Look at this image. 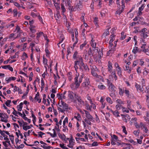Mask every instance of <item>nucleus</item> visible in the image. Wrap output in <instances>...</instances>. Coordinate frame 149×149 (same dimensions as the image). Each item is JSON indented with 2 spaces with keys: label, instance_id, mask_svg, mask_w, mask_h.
Instances as JSON below:
<instances>
[{
  "label": "nucleus",
  "instance_id": "4d7b16f0",
  "mask_svg": "<svg viewBox=\"0 0 149 149\" xmlns=\"http://www.w3.org/2000/svg\"><path fill=\"white\" fill-rule=\"evenodd\" d=\"M47 103L46 104V105L47 106H49L50 105V101H52V100L49 97V96H48V98L47 99Z\"/></svg>",
  "mask_w": 149,
  "mask_h": 149
},
{
  "label": "nucleus",
  "instance_id": "49530a36",
  "mask_svg": "<svg viewBox=\"0 0 149 149\" xmlns=\"http://www.w3.org/2000/svg\"><path fill=\"white\" fill-rule=\"evenodd\" d=\"M64 37L63 36V35H61L60 37V41L59 43H58V45L59 46V44L61 43L63 41V40L64 39Z\"/></svg>",
  "mask_w": 149,
  "mask_h": 149
},
{
  "label": "nucleus",
  "instance_id": "4468645a",
  "mask_svg": "<svg viewBox=\"0 0 149 149\" xmlns=\"http://www.w3.org/2000/svg\"><path fill=\"white\" fill-rule=\"evenodd\" d=\"M84 112L86 114V117L92 122H94V120L93 117L89 113L86 111H85Z\"/></svg>",
  "mask_w": 149,
  "mask_h": 149
},
{
  "label": "nucleus",
  "instance_id": "c756f323",
  "mask_svg": "<svg viewBox=\"0 0 149 149\" xmlns=\"http://www.w3.org/2000/svg\"><path fill=\"white\" fill-rule=\"evenodd\" d=\"M145 120L147 122H149V113L147 112L146 113V116L143 117Z\"/></svg>",
  "mask_w": 149,
  "mask_h": 149
},
{
  "label": "nucleus",
  "instance_id": "f3484780",
  "mask_svg": "<svg viewBox=\"0 0 149 149\" xmlns=\"http://www.w3.org/2000/svg\"><path fill=\"white\" fill-rule=\"evenodd\" d=\"M77 99V100L78 103L80 107H82L84 106L85 103L84 101H83L81 99L80 97H78Z\"/></svg>",
  "mask_w": 149,
  "mask_h": 149
},
{
  "label": "nucleus",
  "instance_id": "6e6552de",
  "mask_svg": "<svg viewBox=\"0 0 149 149\" xmlns=\"http://www.w3.org/2000/svg\"><path fill=\"white\" fill-rule=\"evenodd\" d=\"M68 139H67V141H69V143L67 145V146L70 148H73L75 143L74 140L72 137L68 138Z\"/></svg>",
  "mask_w": 149,
  "mask_h": 149
},
{
  "label": "nucleus",
  "instance_id": "ea45409f",
  "mask_svg": "<svg viewBox=\"0 0 149 149\" xmlns=\"http://www.w3.org/2000/svg\"><path fill=\"white\" fill-rule=\"evenodd\" d=\"M43 63L44 64V67L46 66L47 67V66H48L47 64V60L44 57L43 58Z\"/></svg>",
  "mask_w": 149,
  "mask_h": 149
},
{
  "label": "nucleus",
  "instance_id": "f03ea898",
  "mask_svg": "<svg viewBox=\"0 0 149 149\" xmlns=\"http://www.w3.org/2000/svg\"><path fill=\"white\" fill-rule=\"evenodd\" d=\"M57 107L58 111L62 113H63L67 110H70L71 108L62 100L59 101Z\"/></svg>",
  "mask_w": 149,
  "mask_h": 149
},
{
  "label": "nucleus",
  "instance_id": "052dcab7",
  "mask_svg": "<svg viewBox=\"0 0 149 149\" xmlns=\"http://www.w3.org/2000/svg\"><path fill=\"white\" fill-rule=\"evenodd\" d=\"M117 71L118 74L119 76H120L121 75V70L120 68H118L117 69Z\"/></svg>",
  "mask_w": 149,
  "mask_h": 149
},
{
  "label": "nucleus",
  "instance_id": "e2e57ef3",
  "mask_svg": "<svg viewBox=\"0 0 149 149\" xmlns=\"http://www.w3.org/2000/svg\"><path fill=\"white\" fill-rule=\"evenodd\" d=\"M139 133V130H134L133 132V134L136 136H138Z\"/></svg>",
  "mask_w": 149,
  "mask_h": 149
},
{
  "label": "nucleus",
  "instance_id": "6ab92c4d",
  "mask_svg": "<svg viewBox=\"0 0 149 149\" xmlns=\"http://www.w3.org/2000/svg\"><path fill=\"white\" fill-rule=\"evenodd\" d=\"M54 3V6L57 10L60 9V1L59 0H53Z\"/></svg>",
  "mask_w": 149,
  "mask_h": 149
},
{
  "label": "nucleus",
  "instance_id": "c9c22d12",
  "mask_svg": "<svg viewBox=\"0 0 149 149\" xmlns=\"http://www.w3.org/2000/svg\"><path fill=\"white\" fill-rule=\"evenodd\" d=\"M98 87L99 89L100 90H104L106 88V87L103 85L102 84H100L98 86Z\"/></svg>",
  "mask_w": 149,
  "mask_h": 149
},
{
  "label": "nucleus",
  "instance_id": "423d86ee",
  "mask_svg": "<svg viewBox=\"0 0 149 149\" xmlns=\"http://www.w3.org/2000/svg\"><path fill=\"white\" fill-rule=\"evenodd\" d=\"M106 80H107L108 86H109L108 89L111 92L115 91L116 89L115 86L110 83V81L108 79H107Z\"/></svg>",
  "mask_w": 149,
  "mask_h": 149
},
{
  "label": "nucleus",
  "instance_id": "5701e85b",
  "mask_svg": "<svg viewBox=\"0 0 149 149\" xmlns=\"http://www.w3.org/2000/svg\"><path fill=\"white\" fill-rule=\"evenodd\" d=\"M79 5H77L76 6V8L74 9H71L72 10H80L82 7V2H81V1H79Z\"/></svg>",
  "mask_w": 149,
  "mask_h": 149
},
{
  "label": "nucleus",
  "instance_id": "aec40b11",
  "mask_svg": "<svg viewBox=\"0 0 149 149\" xmlns=\"http://www.w3.org/2000/svg\"><path fill=\"white\" fill-rule=\"evenodd\" d=\"M79 85L77 83L74 82V83H72L70 85V87L71 89L73 90H76L79 87Z\"/></svg>",
  "mask_w": 149,
  "mask_h": 149
},
{
  "label": "nucleus",
  "instance_id": "37998d69",
  "mask_svg": "<svg viewBox=\"0 0 149 149\" xmlns=\"http://www.w3.org/2000/svg\"><path fill=\"white\" fill-rule=\"evenodd\" d=\"M44 34H43V33L41 32H40L38 33H37V36H36V38L38 40V39L42 35L43 36Z\"/></svg>",
  "mask_w": 149,
  "mask_h": 149
},
{
  "label": "nucleus",
  "instance_id": "69168bd1",
  "mask_svg": "<svg viewBox=\"0 0 149 149\" xmlns=\"http://www.w3.org/2000/svg\"><path fill=\"white\" fill-rule=\"evenodd\" d=\"M106 100L107 102L111 104H112L113 103V102L111 101V98L109 97H107L106 98Z\"/></svg>",
  "mask_w": 149,
  "mask_h": 149
},
{
  "label": "nucleus",
  "instance_id": "6e6d98bb",
  "mask_svg": "<svg viewBox=\"0 0 149 149\" xmlns=\"http://www.w3.org/2000/svg\"><path fill=\"white\" fill-rule=\"evenodd\" d=\"M68 79L69 81H71L72 79V73L71 72H69L68 74Z\"/></svg>",
  "mask_w": 149,
  "mask_h": 149
},
{
  "label": "nucleus",
  "instance_id": "774afa93",
  "mask_svg": "<svg viewBox=\"0 0 149 149\" xmlns=\"http://www.w3.org/2000/svg\"><path fill=\"white\" fill-rule=\"evenodd\" d=\"M124 139L125 140V142H129V141L132 139L130 136H128L125 138Z\"/></svg>",
  "mask_w": 149,
  "mask_h": 149
},
{
  "label": "nucleus",
  "instance_id": "c85d7f7f",
  "mask_svg": "<svg viewBox=\"0 0 149 149\" xmlns=\"http://www.w3.org/2000/svg\"><path fill=\"white\" fill-rule=\"evenodd\" d=\"M3 145L6 147L4 149H8L7 147H8L9 145V140H5V141L3 142Z\"/></svg>",
  "mask_w": 149,
  "mask_h": 149
},
{
  "label": "nucleus",
  "instance_id": "3c124183",
  "mask_svg": "<svg viewBox=\"0 0 149 149\" xmlns=\"http://www.w3.org/2000/svg\"><path fill=\"white\" fill-rule=\"evenodd\" d=\"M11 86H12V88H13V91L14 92H15L18 91V88L16 87V86H14L13 84H11Z\"/></svg>",
  "mask_w": 149,
  "mask_h": 149
},
{
  "label": "nucleus",
  "instance_id": "bb28decb",
  "mask_svg": "<svg viewBox=\"0 0 149 149\" xmlns=\"http://www.w3.org/2000/svg\"><path fill=\"white\" fill-rule=\"evenodd\" d=\"M27 123L26 122H24V125H23V129L25 131L30 129V126L27 125Z\"/></svg>",
  "mask_w": 149,
  "mask_h": 149
},
{
  "label": "nucleus",
  "instance_id": "cd10ccee",
  "mask_svg": "<svg viewBox=\"0 0 149 149\" xmlns=\"http://www.w3.org/2000/svg\"><path fill=\"white\" fill-rule=\"evenodd\" d=\"M135 86L136 87V88L137 91L139 92H143V88L142 87H141V86H139V84H136Z\"/></svg>",
  "mask_w": 149,
  "mask_h": 149
},
{
  "label": "nucleus",
  "instance_id": "e433bc0d",
  "mask_svg": "<svg viewBox=\"0 0 149 149\" xmlns=\"http://www.w3.org/2000/svg\"><path fill=\"white\" fill-rule=\"evenodd\" d=\"M68 117H66L64 121L63 122V127L65 128L66 126V124H67L68 123Z\"/></svg>",
  "mask_w": 149,
  "mask_h": 149
},
{
  "label": "nucleus",
  "instance_id": "b1692460",
  "mask_svg": "<svg viewBox=\"0 0 149 149\" xmlns=\"http://www.w3.org/2000/svg\"><path fill=\"white\" fill-rule=\"evenodd\" d=\"M57 97L59 100V101L62 100L63 99H65L66 97L63 94H57Z\"/></svg>",
  "mask_w": 149,
  "mask_h": 149
},
{
  "label": "nucleus",
  "instance_id": "09e8293b",
  "mask_svg": "<svg viewBox=\"0 0 149 149\" xmlns=\"http://www.w3.org/2000/svg\"><path fill=\"white\" fill-rule=\"evenodd\" d=\"M122 104H117L116 106V107L117 110H119L121 109L123 106L122 105Z\"/></svg>",
  "mask_w": 149,
  "mask_h": 149
},
{
  "label": "nucleus",
  "instance_id": "de8ad7c7",
  "mask_svg": "<svg viewBox=\"0 0 149 149\" xmlns=\"http://www.w3.org/2000/svg\"><path fill=\"white\" fill-rule=\"evenodd\" d=\"M125 89L124 88L122 89L121 88H119V93L120 95H122L123 93L124 92Z\"/></svg>",
  "mask_w": 149,
  "mask_h": 149
},
{
  "label": "nucleus",
  "instance_id": "0e129e2a",
  "mask_svg": "<svg viewBox=\"0 0 149 149\" xmlns=\"http://www.w3.org/2000/svg\"><path fill=\"white\" fill-rule=\"evenodd\" d=\"M127 107L128 109H130V108H131L130 106L131 105V101L129 100H127Z\"/></svg>",
  "mask_w": 149,
  "mask_h": 149
},
{
  "label": "nucleus",
  "instance_id": "2eb2a0df",
  "mask_svg": "<svg viewBox=\"0 0 149 149\" xmlns=\"http://www.w3.org/2000/svg\"><path fill=\"white\" fill-rule=\"evenodd\" d=\"M109 38L110 40L109 42V43L110 46L111 47V50H109V51H112V47L113 46V45L112 42L113 40H115V36L114 35H113L112 34L111 35V36Z\"/></svg>",
  "mask_w": 149,
  "mask_h": 149
},
{
  "label": "nucleus",
  "instance_id": "8fccbe9b",
  "mask_svg": "<svg viewBox=\"0 0 149 149\" xmlns=\"http://www.w3.org/2000/svg\"><path fill=\"white\" fill-rule=\"evenodd\" d=\"M59 146L63 149H69V148L65 146L64 144L63 143H60Z\"/></svg>",
  "mask_w": 149,
  "mask_h": 149
},
{
  "label": "nucleus",
  "instance_id": "bf43d9fd",
  "mask_svg": "<svg viewBox=\"0 0 149 149\" xmlns=\"http://www.w3.org/2000/svg\"><path fill=\"white\" fill-rule=\"evenodd\" d=\"M38 137H39L42 138V136L45 134L42 133L41 132H38Z\"/></svg>",
  "mask_w": 149,
  "mask_h": 149
},
{
  "label": "nucleus",
  "instance_id": "a878e982",
  "mask_svg": "<svg viewBox=\"0 0 149 149\" xmlns=\"http://www.w3.org/2000/svg\"><path fill=\"white\" fill-rule=\"evenodd\" d=\"M34 99L36 102H38L39 103L41 102V99L40 98L39 94L38 93L36 95Z\"/></svg>",
  "mask_w": 149,
  "mask_h": 149
},
{
  "label": "nucleus",
  "instance_id": "a18cd8bd",
  "mask_svg": "<svg viewBox=\"0 0 149 149\" xmlns=\"http://www.w3.org/2000/svg\"><path fill=\"white\" fill-rule=\"evenodd\" d=\"M112 68V64L111 63L109 62L108 65V70L109 72L111 71V70Z\"/></svg>",
  "mask_w": 149,
  "mask_h": 149
},
{
  "label": "nucleus",
  "instance_id": "0eeeda50",
  "mask_svg": "<svg viewBox=\"0 0 149 149\" xmlns=\"http://www.w3.org/2000/svg\"><path fill=\"white\" fill-rule=\"evenodd\" d=\"M68 97L71 101H73L74 99L76 98H77L78 96L75 93H74L71 91H69L68 92Z\"/></svg>",
  "mask_w": 149,
  "mask_h": 149
},
{
  "label": "nucleus",
  "instance_id": "4be33fe9",
  "mask_svg": "<svg viewBox=\"0 0 149 149\" xmlns=\"http://www.w3.org/2000/svg\"><path fill=\"white\" fill-rule=\"evenodd\" d=\"M58 137L61 139L62 140L65 141V142H66V141L68 139V138H66L65 135L64 134H61L60 133L58 134Z\"/></svg>",
  "mask_w": 149,
  "mask_h": 149
},
{
  "label": "nucleus",
  "instance_id": "c03bdc74",
  "mask_svg": "<svg viewBox=\"0 0 149 149\" xmlns=\"http://www.w3.org/2000/svg\"><path fill=\"white\" fill-rule=\"evenodd\" d=\"M41 90H43L45 86V83L44 82V80L42 78H41Z\"/></svg>",
  "mask_w": 149,
  "mask_h": 149
},
{
  "label": "nucleus",
  "instance_id": "9d476101",
  "mask_svg": "<svg viewBox=\"0 0 149 149\" xmlns=\"http://www.w3.org/2000/svg\"><path fill=\"white\" fill-rule=\"evenodd\" d=\"M8 118V116L6 114L0 113V118L1 121L6 122Z\"/></svg>",
  "mask_w": 149,
  "mask_h": 149
},
{
  "label": "nucleus",
  "instance_id": "39448f33",
  "mask_svg": "<svg viewBox=\"0 0 149 149\" xmlns=\"http://www.w3.org/2000/svg\"><path fill=\"white\" fill-rule=\"evenodd\" d=\"M92 38V40L90 42L91 46L93 48V50L95 52H98V49L100 50V49H99L97 47H96L97 43L95 41L92 37V36L91 35Z\"/></svg>",
  "mask_w": 149,
  "mask_h": 149
},
{
  "label": "nucleus",
  "instance_id": "f704fd0d",
  "mask_svg": "<svg viewBox=\"0 0 149 149\" xmlns=\"http://www.w3.org/2000/svg\"><path fill=\"white\" fill-rule=\"evenodd\" d=\"M53 61L52 60H51L50 62H49V66L48 65V66H47H47L48 67V69H50V72L51 73L52 72V63H53Z\"/></svg>",
  "mask_w": 149,
  "mask_h": 149
},
{
  "label": "nucleus",
  "instance_id": "5fc2aeb1",
  "mask_svg": "<svg viewBox=\"0 0 149 149\" xmlns=\"http://www.w3.org/2000/svg\"><path fill=\"white\" fill-rule=\"evenodd\" d=\"M28 56L27 55V54L25 53V52H24L23 55H22V59L23 60H25L26 58H27Z\"/></svg>",
  "mask_w": 149,
  "mask_h": 149
},
{
  "label": "nucleus",
  "instance_id": "20e7f679",
  "mask_svg": "<svg viewBox=\"0 0 149 149\" xmlns=\"http://www.w3.org/2000/svg\"><path fill=\"white\" fill-rule=\"evenodd\" d=\"M135 127L137 129L141 128L146 133H148V130L145 124L142 122H140L139 123H138Z\"/></svg>",
  "mask_w": 149,
  "mask_h": 149
},
{
  "label": "nucleus",
  "instance_id": "338daca9",
  "mask_svg": "<svg viewBox=\"0 0 149 149\" xmlns=\"http://www.w3.org/2000/svg\"><path fill=\"white\" fill-rule=\"evenodd\" d=\"M87 44V42L85 41L83 43L80 45V47L81 49H82Z\"/></svg>",
  "mask_w": 149,
  "mask_h": 149
},
{
  "label": "nucleus",
  "instance_id": "a211bd4d",
  "mask_svg": "<svg viewBox=\"0 0 149 149\" xmlns=\"http://www.w3.org/2000/svg\"><path fill=\"white\" fill-rule=\"evenodd\" d=\"M137 120V119L136 117L132 118L130 122V124L131 125H132L133 124L134 126H135V125L138 123Z\"/></svg>",
  "mask_w": 149,
  "mask_h": 149
},
{
  "label": "nucleus",
  "instance_id": "a19ab883",
  "mask_svg": "<svg viewBox=\"0 0 149 149\" xmlns=\"http://www.w3.org/2000/svg\"><path fill=\"white\" fill-rule=\"evenodd\" d=\"M45 71L44 72V73L42 74V76L43 78H45V76L47 75V67L45 66Z\"/></svg>",
  "mask_w": 149,
  "mask_h": 149
},
{
  "label": "nucleus",
  "instance_id": "72a5a7b5",
  "mask_svg": "<svg viewBox=\"0 0 149 149\" xmlns=\"http://www.w3.org/2000/svg\"><path fill=\"white\" fill-rule=\"evenodd\" d=\"M117 145L118 146L121 145V147H124L125 146V145H130V143H120L119 142H118L116 143Z\"/></svg>",
  "mask_w": 149,
  "mask_h": 149
},
{
  "label": "nucleus",
  "instance_id": "58836bf2",
  "mask_svg": "<svg viewBox=\"0 0 149 149\" xmlns=\"http://www.w3.org/2000/svg\"><path fill=\"white\" fill-rule=\"evenodd\" d=\"M111 140L114 141H117L118 140V138L115 135H113L112 136H111Z\"/></svg>",
  "mask_w": 149,
  "mask_h": 149
},
{
  "label": "nucleus",
  "instance_id": "13d9d810",
  "mask_svg": "<svg viewBox=\"0 0 149 149\" xmlns=\"http://www.w3.org/2000/svg\"><path fill=\"white\" fill-rule=\"evenodd\" d=\"M33 74L32 72H31L29 76L28 77H29V81H31L33 79Z\"/></svg>",
  "mask_w": 149,
  "mask_h": 149
},
{
  "label": "nucleus",
  "instance_id": "f8f14e48",
  "mask_svg": "<svg viewBox=\"0 0 149 149\" xmlns=\"http://www.w3.org/2000/svg\"><path fill=\"white\" fill-rule=\"evenodd\" d=\"M3 107L4 109L8 113H9V111L8 108L9 107V100H8L5 103L3 104Z\"/></svg>",
  "mask_w": 149,
  "mask_h": 149
},
{
  "label": "nucleus",
  "instance_id": "ddd939ff",
  "mask_svg": "<svg viewBox=\"0 0 149 149\" xmlns=\"http://www.w3.org/2000/svg\"><path fill=\"white\" fill-rule=\"evenodd\" d=\"M124 1L123 0H122L121 1V8H120V9L118 10H117L116 12V14H118L119 15H120L121 13L123 12V11L125 8V5L123 3Z\"/></svg>",
  "mask_w": 149,
  "mask_h": 149
},
{
  "label": "nucleus",
  "instance_id": "7ed1b4c3",
  "mask_svg": "<svg viewBox=\"0 0 149 149\" xmlns=\"http://www.w3.org/2000/svg\"><path fill=\"white\" fill-rule=\"evenodd\" d=\"M77 71V69L75 70ZM79 73L76 71L75 74V76L74 79V82L77 83L80 86V83L82 81V78L84 76V75L82 74L81 76H79Z\"/></svg>",
  "mask_w": 149,
  "mask_h": 149
},
{
  "label": "nucleus",
  "instance_id": "864d4df0",
  "mask_svg": "<svg viewBox=\"0 0 149 149\" xmlns=\"http://www.w3.org/2000/svg\"><path fill=\"white\" fill-rule=\"evenodd\" d=\"M121 115L122 117L123 120L125 122H127V117H126L127 116L121 114Z\"/></svg>",
  "mask_w": 149,
  "mask_h": 149
},
{
  "label": "nucleus",
  "instance_id": "680f3d73",
  "mask_svg": "<svg viewBox=\"0 0 149 149\" xmlns=\"http://www.w3.org/2000/svg\"><path fill=\"white\" fill-rule=\"evenodd\" d=\"M95 77L97 79V81H99L100 80H101L102 81H103V77L100 75H98L97 74V76Z\"/></svg>",
  "mask_w": 149,
  "mask_h": 149
},
{
  "label": "nucleus",
  "instance_id": "7c9ffc66",
  "mask_svg": "<svg viewBox=\"0 0 149 149\" xmlns=\"http://www.w3.org/2000/svg\"><path fill=\"white\" fill-rule=\"evenodd\" d=\"M36 27V26L34 25H31V26H30L29 29L31 33H35L36 31L35 29Z\"/></svg>",
  "mask_w": 149,
  "mask_h": 149
},
{
  "label": "nucleus",
  "instance_id": "473e14b6",
  "mask_svg": "<svg viewBox=\"0 0 149 149\" xmlns=\"http://www.w3.org/2000/svg\"><path fill=\"white\" fill-rule=\"evenodd\" d=\"M23 102H21L20 104L17 106V110L19 111H21L22 110L23 105Z\"/></svg>",
  "mask_w": 149,
  "mask_h": 149
},
{
  "label": "nucleus",
  "instance_id": "2f4dec72",
  "mask_svg": "<svg viewBox=\"0 0 149 149\" xmlns=\"http://www.w3.org/2000/svg\"><path fill=\"white\" fill-rule=\"evenodd\" d=\"M140 42L142 45L141 47V48L143 49H145V46L146 45V43L145 42V40L142 39L141 40H140Z\"/></svg>",
  "mask_w": 149,
  "mask_h": 149
},
{
  "label": "nucleus",
  "instance_id": "412c9836",
  "mask_svg": "<svg viewBox=\"0 0 149 149\" xmlns=\"http://www.w3.org/2000/svg\"><path fill=\"white\" fill-rule=\"evenodd\" d=\"M74 118L76 119L78 121H81V116L79 113H75L74 114L73 118H72V120H73Z\"/></svg>",
  "mask_w": 149,
  "mask_h": 149
},
{
  "label": "nucleus",
  "instance_id": "9b49d317",
  "mask_svg": "<svg viewBox=\"0 0 149 149\" xmlns=\"http://www.w3.org/2000/svg\"><path fill=\"white\" fill-rule=\"evenodd\" d=\"M109 79L111 81L113 80L114 79L115 81L117 80V77L116 75L115 71H113L111 74L109 76Z\"/></svg>",
  "mask_w": 149,
  "mask_h": 149
},
{
  "label": "nucleus",
  "instance_id": "393cba45",
  "mask_svg": "<svg viewBox=\"0 0 149 149\" xmlns=\"http://www.w3.org/2000/svg\"><path fill=\"white\" fill-rule=\"evenodd\" d=\"M118 110H117L116 109V110L114 111L112 110H110V111L111 112V113L113 114V115L115 116L116 117H120V113L119 112H118Z\"/></svg>",
  "mask_w": 149,
  "mask_h": 149
},
{
  "label": "nucleus",
  "instance_id": "4c0bfd02",
  "mask_svg": "<svg viewBox=\"0 0 149 149\" xmlns=\"http://www.w3.org/2000/svg\"><path fill=\"white\" fill-rule=\"evenodd\" d=\"M37 82H38V83H39L40 82V79L37 77L36 79L33 83V84L34 87H36V83Z\"/></svg>",
  "mask_w": 149,
  "mask_h": 149
},
{
  "label": "nucleus",
  "instance_id": "603ef678",
  "mask_svg": "<svg viewBox=\"0 0 149 149\" xmlns=\"http://www.w3.org/2000/svg\"><path fill=\"white\" fill-rule=\"evenodd\" d=\"M116 102L117 104H124V102L120 99H117L116 100Z\"/></svg>",
  "mask_w": 149,
  "mask_h": 149
},
{
  "label": "nucleus",
  "instance_id": "dca6fc26",
  "mask_svg": "<svg viewBox=\"0 0 149 149\" xmlns=\"http://www.w3.org/2000/svg\"><path fill=\"white\" fill-rule=\"evenodd\" d=\"M89 84V79L88 77H86L85 81L82 84V86L86 88Z\"/></svg>",
  "mask_w": 149,
  "mask_h": 149
},
{
  "label": "nucleus",
  "instance_id": "1a4fd4ad",
  "mask_svg": "<svg viewBox=\"0 0 149 149\" xmlns=\"http://www.w3.org/2000/svg\"><path fill=\"white\" fill-rule=\"evenodd\" d=\"M0 133L3 136L4 140L7 141L9 140L7 135H9V133L8 132L5 131H2L0 130Z\"/></svg>",
  "mask_w": 149,
  "mask_h": 149
},
{
  "label": "nucleus",
  "instance_id": "79ce46f5",
  "mask_svg": "<svg viewBox=\"0 0 149 149\" xmlns=\"http://www.w3.org/2000/svg\"><path fill=\"white\" fill-rule=\"evenodd\" d=\"M128 109L127 108H126L123 106L121 109L123 112L128 113L129 112V111Z\"/></svg>",
  "mask_w": 149,
  "mask_h": 149
},
{
  "label": "nucleus",
  "instance_id": "f257e3e1",
  "mask_svg": "<svg viewBox=\"0 0 149 149\" xmlns=\"http://www.w3.org/2000/svg\"><path fill=\"white\" fill-rule=\"evenodd\" d=\"M77 52H75L73 56V58H76L77 60L74 62V68L75 70L78 69L79 66L80 69H82L84 68L86 71H89V69L88 66L84 63L82 57L81 56L77 57Z\"/></svg>",
  "mask_w": 149,
  "mask_h": 149
}]
</instances>
